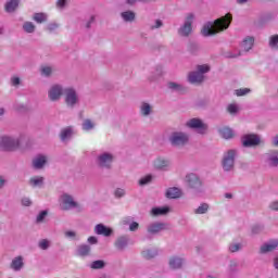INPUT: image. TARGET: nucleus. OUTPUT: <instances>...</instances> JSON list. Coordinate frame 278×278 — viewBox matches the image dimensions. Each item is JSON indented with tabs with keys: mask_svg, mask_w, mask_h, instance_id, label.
Segmentation results:
<instances>
[{
	"mask_svg": "<svg viewBox=\"0 0 278 278\" xmlns=\"http://www.w3.org/2000/svg\"><path fill=\"white\" fill-rule=\"evenodd\" d=\"M231 21H233V16L231 13H227L225 16H222L214 21V23L208 22L205 24L201 30L202 36H216V34H220V31H225V29H229L231 25Z\"/></svg>",
	"mask_w": 278,
	"mask_h": 278,
	"instance_id": "1",
	"label": "nucleus"
},
{
	"mask_svg": "<svg viewBox=\"0 0 278 278\" xmlns=\"http://www.w3.org/2000/svg\"><path fill=\"white\" fill-rule=\"evenodd\" d=\"M21 147V141L12 137L3 136L0 138L1 151H16Z\"/></svg>",
	"mask_w": 278,
	"mask_h": 278,
	"instance_id": "2",
	"label": "nucleus"
},
{
	"mask_svg": "<svg viewBox=\"0 0 278 278\" xmlns=\"http://www.w3.org/2000/svg\"><path fill=\"white\" fill-rule=\"evenodd\" d=\"M278 249V239H270L264 242L258 250L260 255H268Z\"/></svg>",
	"mask_w": 278,
	"mask_h": 278,
	"instance_id": "3",
	"label": "nucleus"
},
{
	"mask_svg": "<svg viewBox=\"0 0 278 278\" xmlns=\"http://www.w3.org/2000/svg\"><path fill=\"white\" fill-rule=\"evenodd\" d=\"M188 135L184 132H174L169 138V142L173 147H184V144H188Z\"/></svg>",
	"mask_w": 278,
	"mask_h": 278,
	"instance_id": "4",
	"label": "nucleus"
},
{
	"mask_svg": "<svg viewBox=\"0 0 278 278\" xmlns=\"http://www.w3.org/2000/svg\"><path fill=\"white\" fill-rule=\"evenodd\" d=\"M264 160L269 168H278V151L271 150L264 154Z\"/></svg>",
	"mask_w": 278,
	"mask_h": 278,
	"instance_id": "5",
	"label": "nucleus"
},
{
	"mask_svg": "<svg viewBox=\"0 0 278 278\" xmlns=\"http://www.w3.org/2000/svg\"><path fill=\"white\" fill-rule=\"evenodd\" d=\"M236 160V150H229L223 159L224 170H231L233 168V162Z\"/></svg>",
	"mask_w": 278,
	"mask_h": 278,
	"instance_id": "6",
	"label": "nucleus"
},
{
	"mask_svg": "<svg viewBox=\"0 0 278 278\" xmlns=\"http://www.w3.org/2000/svg\"><path fill=\"white\" fill-rule=\"evenodd\" d=\"M192 21H194V14L189 13L186 17L184 26L179 29L180 36H190L192 34Z\"/></svg>",
	"mask_w": 278,
	"mask_h": 278,
	"instance_id": "7",
	"label": "nucleus"
},
{
	"mask_svg": "<svg viewBox=\"0 0 278 278\" xmlns=\"http://www.w3.org/2000/svg\"><path fill=\"white\" fill-rule=\"evenodd\" d=\"M187 127H190L191 129H198V132L200 134H205V131H207V125H205L199 118H192L189 122H187Z\"/></svg>",
	"mask_w": 278,
	"mask_h": 278,
	"instance_id": "8",
	"label": "nucleus"
},
{
	"mask_svg": "<svg viewBox=\"0 0 278 278\" xmlns=\"http://www.w3.org/2000/svg\"><path fill=\"white\" fill-rule=\"evenodd\" d=\"M260 142H262V140L260 139L258 135H255V134L244 135V147L245 148L260 147Z\"/></svg>",
	"mask_w": 278,
	"mask_h": 278,
	"instance_id": "9",
	"label": "nucleus"
},
{
	"mask_svg": "<svg viewBox=\"0 0 278 278\" xmlns=\"http://www.w3.org/2000/svg\"><path fill=\"white\" fill-rule=\"evenodd\" d=\"M186 182L188 184L189 188H192L193 190H199V188L202 186L201 179H199L197 174L187 175Z\"/></svg>",
	"mask_w": 278,
	"mask_h": 278,
	"instance_id": "10",
	"label": "nucleus"
},
{
	"mask_svg": "<svg viewBox=\"0 0 278 278\" xmlns=\"http://www.w3.org/2000/svg\"><path fill=\"white\" fill-rule=\"evenodd\" d=\"M65 93V103L70 108H73L75 103H77V92L74 91L73 88H67L64 90Z\"/></svg>",
	"mask_w": 278,
	"mask_h": 278,
	"instance_id": "11",
	"label": "nucleus"
},
{
	"mask_svg": "<svg viewBox=\"0 0 278 278\" xmlns=\"http://www.w3.org/2000/svg\"><path fill=\"white\" fill-rule=\"evenodd\" d=\"M62 94H64V90L62 89V87L60 85H54L49 90L48 97L50 101H58V99H60Z\"/></svg>",
	"mask_w": 278,
	"mask_h": 278,
	"instance_id": "12",
	"label": "nucleus"
},
{
	"mask_svg": "<svg viewBox=\"0 0 278 278\" xmlns=\"http://www.w3.org/2000/svg\"><path fill=\"white\" fill-rule=\"evenodd\" d=\"M63 210H71V207H79V204L73 200V197L68 194L62 195Z\"/></svg>",
	"mask_w": 278,
	"mask_h": 278,
	"instance_id": "13",
	"label": "nucleus"
},
{
	"mask_svg": "<svg viewBox=\"0 0 278 278\" xmlns=\"http://www.w3.org/2000/svg\"><path fill=\"white\" fill-rule=\"evenodd\" d=\"M114 160V156L110 153H104L99 156V165L102 168H110V164H112V161Z\"/></svg>",
	"mask_w": 278,
	"mask_h": 278,
	"instance_id": "14",
	"label": "nucleus"
},
{
	"mask_svg": "<svg viewBox=\"0 0 278 278\" xmlns=\"http://www.w3.org/2000/svg\"><path fill=\"white\" fill-rule=\"evenodd\" d=\"M94 231L98 236H105V237H109V236H112V230L111 228L109 227H105V225L103 224H98L96 227H94Z\"/></svg>",
	"mask_w": 278,
	"mask_h": 278,
	"instance_id": "15",
	"label": "nucleus"
},
{
	"mask_svg": "<svg viewBox=\"0 0 278 278\" xmlns=\"http://www.w3.org/2000/svg\"><path fill=\"white\" fill-rule=\"evenodd\" d=\"M205 76H203L200 72H192L189 74L190 84H202Z\"/></svg>",
	"mask_w": 278,
	"mask_h": 278,
	"instance_id": "16",
	"label": "nucleus"
},
{
	"mask_svg": "<svg viewBox=\"0 0 278 278\" xmlns=\"http://www.w3.org/2000/svg\"><path fill=\"white\" fill-rule=\"evenodd\" d=\"M218 134L225 140H229V139L233 138V130L231 128H229V127H222V128H219L218 129Z\"/></svg>",
	"mask_w": 278,
	"mask_h": 278,
	"instance_id": "17",
	"label": "nucleus"
},
{
	"mask_svg": "<svg viewBox=\"0 0 278 278\" xmlns=\"http://www.w3.org/2000/svg\"><path fill=\"white\" fill-rule=\"evenodd\" d=\"M181 197V190L177 187H173L167 189L166 191V198L167 199H179Z\"/></svg>",
	"mask_w": 278,
	"mask_h": 278,
	"instance_id": "18",
	"label": "nucleus"
},
{
	"mask_svg": "<svg viewBox=\"0 0 278 278\" xmlns=\"http://www.w3.org/2000/svg\"><path fill=\"white\" fill-rule=\"evenodd\" d=\"M47 164V156L45 155H38L37 157H35L33 160V166L34 168H42V166H45Z\"/></svg>",
	"mask_w": 278,
	"mask_h": 278,
	"instance_id": "19",
	"label": "nucleus"
},
{
	"mask_svg": "<svg viewBox=\"0 0 278 278\" xmlns=\"http://www.w3.org/2000/svg\"><path fill=\"white\" fill-rule=\"evenodd\" d=\"M254 45H255V37L247 36L244 38V51L245 52L251 51V49H253Z\"/></svg>",
	"mask_w": 278,
	"mask_h": 278,
	"instance_id": "20",
	"label": "nucleus"
},
{
	"mask_svg": "<svg viewBox=\"0 0 278 278\" xmlns=\"http://www.w3.org/2000/svg\"><path fill=\"white\" fill-rule=\"evenodd\" d=\"M23 266V256L15 257L11 263V268H13V270H21Z\"/></svg>",
	"mask_w": 278,
	"mask_h": 278,
	"instance_id": "21",
	"label": "nucleus"
},
{
	"mask_svg": "<svg viewBox=\"0 0 278 278\" xmlns=\"http://www.w3.org/2000/svg\"><path fill=\"white\" fill-rule=\"evenodd\" d=\"M162 229H164V224H162V223L151 224L148 227V232L149 233H160V231H162Z\"/></svg>",
	"mask_w": 278,
	"mask_h": 278,
	"instance_id": "22",
	"label": "nucleus"
},
{
	"mask_svg": "<svg viewBox=\"0 0 278 278\" xmlns=\"http://www.w3.org/2000/svg\"><path fill=\"white\" fill-rule=\"evenodd\" d=\"M264 231H266V228L262 224H255L251 227L252 236H260V233H264Z\"/></svg>",
	"mask_w": 278,
	"mask_h": 278,
	"instance_id": "23",
	"label": "nucleus"
},
{
	"mask_svg": "<svg viewBox=\"0 0 278 278\" xmlns=\"http://www.w3.org/2000/svg\"><path fill=\"white\" fill-rule=\"evenodd\" d=\"M182 264H184V260H181L179 257H172L169 260V266L174 270L177 269V268H181Z\"/></svg>",
	"mask_w": 278,
	"mask_h": 278,
	"instance_id": "24",
	"label": "nucleus"
},
{
	"mask_svg": "<svg viewBox=\"0 0 278 278\" xmlns=\"http://www.w3.org/2000/svg\"><path fill=\"white\" fill-rule=\"evenodd\" d=\"M77 253L78 255H80V257H86L87 255H90V245H79L77 248Z\"/></svg>",
	"mask_w": 278,
	"mask_h": 278,
	"instance_id": "25",
	"label": "nucleus"
},
{
	"mask_svg": "<svg viewBox=\"0 0 278 278\" xmlns=\"http://www.w3.org/2000/svg\"><path fill=\"white\" fill-rule=\"evenodd\" d=\"M273 18H275V14L270 12L265 13L260 17L258 25H266V23H268V21H273Z\"/></svg>",
	"mask_w": 278,
	"mask_h": 278,
	"instance_id": "26",
	"label": "nucleus"
},
{
	"mask_svg": "<svg viewBox=\"0 0 278 278\" xmlns=\"http://www.w3.org/2000/svg\"><path fill=\"white\" fill-rule=\"evenodd\" d=\"M168 212H169L168 207H154L152 208L151 214L153 216H162L164 214H168Z\"/></svg>",
	"mask_w": 278,
	"mask_h": 278,
	"instance_id": "27",
	"label": "nucleus"
},
{
	"mask_svg": "<svg viewBox=\"0 0 278 278\" xmlns=\"http://www.w3.org/2000/svg\"><path fill=\"white\" fill-rule=\"evenodd\" d=\"M18 8V0H11L5 4V12H14Z\"/></svg>",
	"mask_w": 278,
	"mask_h": 278,
	"instance_id": "28",
	"label": "nucleus"
},
{
	"mask_svg": "<svg viewBox=\"0 0 278 278\" xmlns=\"http://www.w3.org/2000/svg\"><path fill=\"white\" fill-rule=\"evenodd\" d=\"M115 247L116 249H118L119 251H123V249H125V247H127V238L126 237H121L116 240L115 242Z\"/></svg>",
	"mask_w": 278,
	"mask_h": 278,
	"instance_id": "29",
	"label": "nucleus"
},
{
	"mask_svg": "<svg viewBox=\"0 0 278 278\" xmlns=\"http://www.w3.org/2000/svg\"><path fill=\"white\" fill-rule=\"evenodd\" d=\"M23 29L26 31V34H34V31H36V25H34L31 22H25Z\"/></svg>",
	"mask_w": 278,
	"mask_h": 278,
	"instance_id": "30",
	"label": "nucleus"
},
{
	"mask_svg": "<svg viewBox=\"0 0 278 278\" xmlns=\"http://www.w3.org/2000/svg\"><path fill=\"white\" fill-rule=\"evenodd\" d=\"M227 112L233 116L240 112V106L236 103H230L227 106Z\"/></svg>",
	"mask_w": 278,
	"mask_h": 278,
	"instance_id": "31",
	"label": "nucleus"
},
{
	"mask_svg": "<svg viewBox=\"0 0 278 278\" xmlns=\"http://www.w3.org/2000/svg\"><path fill=\"white\" fill-rule=\"evenodd\" d=\"M33 20L39 24L47 23V14L35 13Z\"/></svg>",
	"mask_w": 278,
	"mask_h": 278,
	"instance_id": "32",
	"label": "nucleus"
},
{
	"mask_svg": "<svg viewBox=\"0 0 278 278\" xmlns=\"http://www.w3.org/2000/svg\"><path fill=\"white\" fill-rule=\"evenodd\" d=\"M61 140H66V138H71L73 136V128L66 127L61 131Z\"/></svg>",
	"mask_w": 278,
	"mask_h": 278,
	"instance_id": "33",
	"label": "nucleus"
},
{
	"mask_svg": "<svg viewBox=\"0 0 278 278\" xmlns=\"http://www.w3.org/2000/svg\"><path fill=\"white\" fill-rule=\"evenodd\" d=\"M122 18H124L126 22H131L136 18V13H134L132 11L123 12Z\"/></svg>",
	"mask_w": 278,
	"mask_h": 278,
	"instance_id": "34",
	"label": "nucleus"
},
{
	"mask_svg": "<svg viewBox=\"0 0 278 278\" xmlns=\"http://www.w3.org/2000/svg\"><path fill=\"white\" fill-rule=\"evenodd\" d=\"M168 166V161L164 159H156L154 161V168H166Z\"/></svg>",
	"mask_w": 278,
	"mask_h": 278,
	"instance_id": "35",
	"label": "nucleus"
},
{
	"mask_svg": "<svg viewBox=\"0 0 278 278\" xmlns=\"http://www.w3.org/2000/svg\"><path fill=\"white\" fill-rule=\"evenodd\" d=\"M84 131H90V129H94V123L90 119H85L83 123Z\"/></svg>",
	"mask_w": 278,
	"mask_h": 278,
	"instance_id": "36",
	"label": "nucleus"
},
{
	"mask_svg": "<svg viewBox=\"0 0 278 278\" xmlns=\"http://www.w3.org/2000/svg\"><path fill=\"white\" fill-rule=\"evenodd\" d=\"M269 47H270V49L278 50V35H273L269 38Z\"/></svg>",
	"mask_w": 278,
	"mask_h": 278,
	"instance_id": "37",
	"label": "nucleus"
},
{
	"mask_svg": "<svg viewBox=\"0 0 278 278\" xmlns=\"http://www.w3.org/2000/svg\"><path fill=\"white\" fill-rule=\"evenodd\" d=\"M207 210H210V205L207 203H203L194 211V214H205Z\"/></svg>",
	"mask_w": 278,
	"mask_h": 278,
	"instance_id": "38",
	"label": "nucleus"
},
{
	"mask_svg": "<svg viewBox=\"0 0 278 278\" xmlns=\"http://www.w3.org/2000/svg\"><path fill=\"white\" fill-rule=\"evenodd\" d=\"M143 257H146V260H153V257H155V255H157L156 251H151V250H147L142 252Z\"/></svg>",
	"mask_w": 278,
	"mask_h": 278,
	"instance_id": "39",
	"label": "nucleus"
},
{
	"mask_svg": "<svg viewBox=\"0 0 278 278\" xmlns=\"http://www.w3.org/2000/svg\"><path fill=\"white\" fill-rule=\"evenodd\" d=\"M105 266V262L103 261H94L93 263H91V268L93 270H99L100 268H103Z\"/></svg>",
	"mask_w": 278,
	"mask_h": 278,
	"instance_id": "40",
	"label": "nucleus"
},
{
	"mask_svg": "<svg viewBox=\"0 0 278 278\" xmlns=\"http://www.w3.org/2000/svg\"><path fill=\"white\" fill-rule=\"evenodd\" d=\"M141 114L143 116H149V114H151V105H149V103H143L141 106Z\"/></svg>",
	"mask_w": 278,
	"mask_h": 278,
	"instance_id": "41",
	"label": "nucleus"
},
{
	"mask_svg": "<svg viewBox=\"0 0 278 278\" xmlns=\"http://www.w3.org/2000/svg\"><path fill=\"white\" fill-rule=\"evenodd\" d=\"M240 249H242V244H240V243H231L229 245L230 253H238V251H240Z\"/></svg>",
	"mask_w": 278,
	"mask_h": 278,
	"instance_id": "42",
	"label": "nucleus"
},
{
	"mask_svg": "<svg viewBox=\"0 0 278 278\" xmlns=\"http://www.w3.org/2000/svg\"><path fill=\"white\" fill-rule=\"evenodd\" d=\"M168 88H170V90H177L178 92L184 90V87L177 83H169Z\"/></svg>",
	"mask_w": 278,
	"mask_h": 278,
	"instance_id": "43",
	"label": "nucleus"
},
{
	"mask_svg": "<svg viewBox=\"0 0 278 278\" xmlns=\"http://www.w3.org/2000/svg\"><path fill=\"white\" fill-rule=\"evenodd\" d=\"M42 181H43V178L39 177V176L30 178L31 186H40V184H42Z\"/></svg>",
	"mask_w": 278,
	"mask_h": 278,
	"instance_id": "44",
	"label": "nucleus"
},
{
	"mask_svg": "<svg viewBox=\"0 0 278 278\" xmlns=\"http://www.w3.org/2000/svg\"><path fill=\"white\" fill-rule=\"evenodd\" d=\"M152 176L148 175L139 180V186H147V184H151Z\"/></svg>",
	"mask_w": 278,
	"mask_h": 278,
	"instance_id": "45",
	"label": "nucleus"
},
{
	"mask_svg": "<svg viewBox=\"0 0 278 278\" xmlns=\"http://www.w3.org/2000/svg\"><path fill=\"white\" fill-rule=\"evenodd\" d=\"M198 72H200L202 75L204 73H210V65H207V64L198 65Z\"/></svg>",
	"mask_w": 278,
	"mask_h": 278,
	"instance_id": "46",
	"label": "nucleus"
},
{
	"mask_svg": "<svg viewBox=\"0 0 278 278\" xmlns=\"http://www.w3.org/2000/svg\"><path fill=\"white\" fill-rule=\"evenodd\" d=\"M39 247L42 249V251H47V249H49V240L42 239L39 242Z\"/></svg>",
	"mask_w": 278,
	"mask_h": 278,
	"instance_id": "47",
	"label": "nucleus"
},
{
	"mask_svg": "<svg viewBox=\"0 0 278 278\" xmlns=\"http://www.w3.org/2000/svg\"><path fill=\"white\" fill-rule=\"evenodd\" d=\"M41 73H42V75H46V77H49V75H51V73H53V70L49 66H43L41 68Z\"/></svg>",
	"mask_w": 278,
	"mask_h": 278,
	"instance_id": "48",
	"label": "nucleus"
},
{
	"mask_svg": "<svg viewBox=\"0 0 278 278\" xmlns=\"http://www.w3.org/2000/svg\"><path fill=\"white\" fill-rule=\"evenodd\" d=\"M47 214V211H42L41 213H39V215L37 216V223H42Z\"/></svg>",
	"mask_w": 278,
	"mask_h": 278,
	"instance_id": "49",
	"label": "nucleus"
},
{
	"mask_svg": "<svg viewBox=\"0 0 278 278\" xmlns=\"http://www.w3.org/2000/svg\"><path fill=\"white\" fill-rule=\"evenodd\" d=\"M138 227H140V224H138V222H132L129 225V231H138Z\"/></svg>",
	"mask_w": 278,
	"mask_h": 278,
	"instance_id": "50",
	"label": "nucleus"
},
{
	"mask_svg": "<svg viewBox=\"0 0 278 278\" xmlns=\"http://www.w3.org/2000/svg\"><path fill=\"white\" fill-rule=\"evenodd\" d=\"M22 205H24L25 207H29V205H31V200H29V198H24L22 200Z\"/></svg>",
	"mask_w": 278,
	"mask_h": 278,
	"instance_id": "51",
	"label": "nucleus"
},
{
	"mask_svg": "<svg viewBox=\"0 0 278 278\" xmlns=\"http://www.w3.org/2000/svg\"><path fill=\"white\" fill-rule=\"evenodd\" d=\"M269 208H271L274 212H278V201H274L269 204Z\"/></svg>",
	"mask_w": 278,
	"mask_h": 278,
	"instance_id": "52",
	"label": "nucleus"
},
{
	"mask_svg": "<svg viewBox=\"0 0 278 278\" xmlns=\"http://www.w3.org/2000/svg\"><path fill=\"white\" fill-rule=\"evenodd\" d=\"M115 197H118V198L125 197V190H123V189H116V190H115Z\"/></svg>",
	"mask_w": 278,
	"mask_h": 278,
	"instance_id": "53",
	"label": "nucleus"
},
{
	"mask_svg": "<svg viewBox=\"0 0 278 278\" xmlns=\"http://www.w3.org/2000/svg\"><path fill=\"white\" fill-rule=\"evenodd\" d=\"M21 84V78L14 77L12 78V86H18Z\"/></svg>",
	"mask_w": 278,
	"mask_h": 278,
	"instance_id": "54",
	"label": "nucleus"
},
{
	"mask_svg": "<svg viewBox=\"0 0 278 278\" xmlns=\"http://www.w3.org/2000/svg\"><path fill=\"white\" fill-rule=\"evenodd\" d=\"M56 5L58 8H64V5H66V0H58Z\"/></svg>",
	"mask_w": 278,
	"mask_h": 278,
	"instance_id": "55",
	"label": "nucleus"
},
{
	"mask_svg": "<svg viewBox=\"0 0 278 278\" xmlns=\"http://www.w3.org/2000/svg\"><path fill=\"white\" fill-rule=\"evenodd\" d=\"M88 242H89L90 244H97V242H98L97 237H89V238H88Z\"/></svg>",
	"mask_w": 278,
	"mask_h": 278,
	"instance_id": "56",
	"label": "nucleus"
},
{
	"mask_svg": "<svg viewBox=\"0 0 278 278\" xmlns=\"http://www.w3.org/2000/svg\"><path fill=\"white\" fill-rule=\"evenodd\" d=\"M160 27H162V21L156 20V25H155V26H152L151 28H152V29H160Z\"/></svg>",
	"mask_w": 278,
	"mask_h": 278,
	"instance_id": "57",
	"label": "nucleus"
},
{
	"mask_svg": "<svg viewBox=\"0 0 278 278\" xmlns=\"http://www.w3.org/2000/svg\"><path fill=\"white\" fill-rule=\"evenodd\" d=\"M237 97H244V89L236 90Z\"/></svg>",
	"mask_w": 278,
	"mask_h": 278,
	"instance_id": "58",
	"label": "nucleus"
},
{
	"mask_svg": "<svg viewBox=\"0 0 278 278\" xmlns=\"http://www.w3.org/2000/svg\"><path fill=\"white\" fill-rule=\"evenodd\" d=\"M65 236H66L67 238H75V231H66V232H65Z\"/></svg>",
	"mask_w": 278,
	"mask_h": 278,
	"instance_id": "59",
	"label": "nucleus"
},
{
	"mask_svg": "<svg viewBox=\"0 0 278 278\" xmlns=\"http://www.w3.org/2000/svg\"><path fill=\"white\" fill-rule=\"evenodd\" d=\"M273 144L274 147H278V136L274 138Z\"/></svg>",
	"mask_w": 278,
	"mask_h": 278,
	"instance_id": "60",
	"label": "nucleus"
},
{
	"mask_svg": "<svg viewBox=\"0 0 278 278\" xmlns=\"http://www.w3.org/2000/svg\"><path fill=\"white\" fill-rule=\"evenodd\" d=\"M138 0H127L128 5H134V3H137Z\"/></svg>",
	"mask_w": 278,
	"mask_h": 278,
	"instance_id": "61",
	"label": "nucleus"
},
{
	"mask_svg": "<svg viewBox=\"0 0 278 278\" xmlns=\"http://www.w3.org/2000/svg\"><path fill=\"white\" fill-rule=\"evenodd\" d=\"M225 199H233V195L231 193H226Z\"/></svg>",
	"mask_w": 278,
	"mask_h": 278,
	"instance_id": "62",
	"label": "nucleus"
},
{
	"mask_svg": "<svg viewBox=\"0 0 278 278\" xmlns=\"http://www.w3.org/2000/svg\"><path fill=\"white\" fill-rule=\"evenodd\" d=\"M3 184H5V180L0 177V188H3Z\"/></svg>",
	"mask_w": 278,
	"mask_h": 278,
	"instance_id": "63",
	"label": "nucleus"
},
{
	"mask_svg": "<svg viewBox=\"0 0 278 278\" xmlns=\"http://www.w3.org/2000/svg\"><path fill=\"white\" fill-rule=\"evenodd\" d=\"M230 266H231V268H233V267L238 266V263H236V261H232V262L230 263Z\"/></svg>",
	"mask_w": 278,
	"mask_h": 278,
	"instance_id": "64",
	"label": "nucleus"
}]
</instances>
